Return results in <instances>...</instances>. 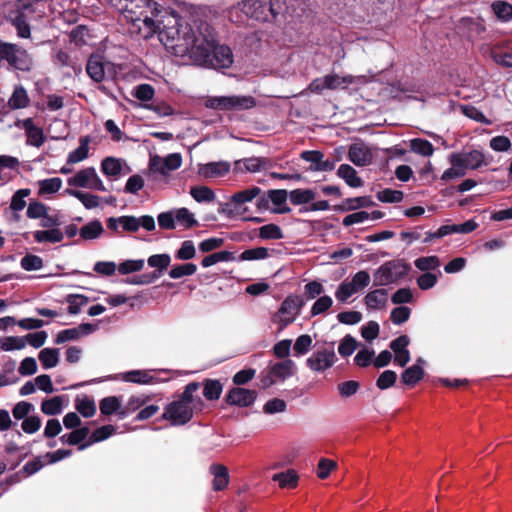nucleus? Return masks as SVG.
Instances as JSON below:
<instances>
[{"label": "nucleus", "mask_w": 512, "mask_h": 512, "mask_svg": "<svg viewBox=\"0 0 512 512\" xmlns=\"http://www.w3.org/2000/svg\"><path fill=\"white\" fill-rule=\"evenodd\" d=\"M89 435V429L87 427H82L76 430H73L71 433L64 434L60 437V440L64 444L69 445H77L84 441Z\"/></svg>", "instance_id": "obj_44"}, {"label": "nucleus", "mask_w": 512, "mask_h": 512, "mask_svg": "<svg viewBox=\"0 0 512 512\" xmlns=\"http://www.w3.org/2000/svg\"><path fill=\"white\" fill-rule=\"evenodd\" d=\"M29 102L30 99L25 88L23 86H16L8 100V105L12 109H22L27 107Z\"/></svg>", "instance_id": "obj_31"}, {"label": "nucleus", "mask_w": 512, "mask_h": 512, "mask_svg": "<svg viewBox=\"0 0 512 512\" xmlns=\"http://www.w3.org/2000/svg\"><path fill=\"white\" fill-rule=\"evenodd\" d=\"M424 376V370L420 365H412L404 370L401 375L402 381L409 386H414Z\"/></svg>", "instance_id": "obj_41"}, {"label": "nucleus", "mask_w": 512, "mask_h": 512, "mask_svg": "<svg viewBox=\"0 0 512 512\" xmlns=\"http://www.w3.org/2000/svg\"><path fill=\"white\" fill-rule=\"evenodd\" d=\"M210 473L213 475V489L215 491L223 490L229 483V474L225 466L213 464L210 467Z\"/></svg>", "instance_id": "obj_25"}, {"label": "nucleus", "mask_w": 512, "mask_h": 512, "mask_svg": "<svg viewBox=\"0 0 512 512\" xmlns=\"http://www.w3.org/2000/svg\"><path fill=\"white\" fill-rule=\"evenodd\" d=\"M199 388L198 382L187 384L178 398L165 406L162 418L169 421L172 426H182L188 423L194 413L201 411L204 407L202 398L197 394Z\"/></svg>", "instance_id": "obj_2"}, {"label": "nucleus", "mask_w": 512, "mask_h": 512, "mask_svg": "<svg viewBox=\"0 0 512 512\" xmlns=\"http://www.w3.org/2000/svg\"><path fill=\"white\" fill-rule=\"evenodd\" d=\"M410 148L413 152L422 156H431L434 152L433 145L428 141L420 138H415L410 141Z\"/></svg>", "instance_id": "obj_51"}, {"label": "nucleus", "mask_w": 512, "mask_h": 512, "mask_svg": "<svg viewBox=\"0 0 512 512\" xmlns=\"http://www.w3.org/2000/svg\"><path fill=\"white\" fill-rule=\"evenodd\" d=\"M181 164L182 157L179 153H171L166 157L155 155L150 158L149 169L152 172L167 175L171 171L177 170Z\"/></svg>", "instance_id": "obj_16"}, {"label": "nucleus", "mask_w": 512, "mask_h": 512, "mask_svg": "<svg viewBox=\"0 0 512 512\" xmlns=\"http://www.w3.org/2000/svg\"><path fill=\"white\" fill-rule=\"evenodd\" d=\"M196 270L197 266L193 263L176 265L169 271V276L172 279H179L184 276L193 275L196 272Z\"/></svg>", "instance_id": "obj_55"}, {"label": "nucleus", "mask_w": 512, "mask_h": 512, "mask_svg": "<svg viewBox=\"0 0 512 512\" xmlns=\"http://www.w3.org/2000/svg\"><path fill=\"white\" fill-rule=\"evenodd\" d=\"M86 72L93 81L102 82L114 78L117 74V67L104 56L93 54L88 59Z\"/></svg>", "instance_id": "obj_9"}, {"label": "nucleus", "mask_w": 512, "mask_h": 512, "mask_svg": "<svg viewBox=\"0 0 512 512\" xmlns=\"http://www.w3.org/2000/svg\"><path fill=\"white\" fill-rule=\"evenodd\" d=\"M104 232L102 223L99 220H93L83 225L79 230L82 240H94L99 238Z\"/></svg>", "instance_id": "obj_27"}, {"label": "nucleus", "mask_w": 512, "mask_h": 512, "mask_svg": "<svg viewBox=\"0 0 512 512\" xmlns=\"http://www.w3.org/2000/svg\"><path fill=\"white\" fill-rule=\"evenodd\" d=\"M34 240L37 243H58L64 238L63 232L58 228L37 230L33 233Z\"/></svg>", "instance_id": "obj_29"}, {"label": "nucleus", "mask_w": 512, "mask_h": 512, "mask_svg": "<svg viewBox=\"0 0 512 512\" xmlns=\"http://www.w3.org/2000/svg\"><path fill=\"white\" fill-rule=\"evenodd\" d=\"M348 159L356 166H367L372 163L373 151L366 143L355 142L349 147Z\"/></svg>", "instance_id": "obj_17"}, {"label": "nucleus", "mask_w": 512, "mask_h": 512, "mask_svg": "<svg viewBox=\"0 0 512 512\" xmlns=\"http://www.w3.org/2000/svg\"><path fill=\"white\" fill-rule=\"evenodd\" d=\"M160 41L171 54L180 57L183 63L215 69L228 68L233 63L229 47L217 45L213 28L206 22L190 25L181 23L179 15H169L163 21Z\"/></svg>", "instance_id": "obj_1"}, {"label": "nucleus", "mask_w": 512, "mask_h": 512, "mask_svg": "<svg viewBox=\"0 0 512 512\" xmlns=\"http://www.w3.org/2000/svg\"><path fill=\"white\" fill-rule=\"evenodd\" d=\"M403 197L404 194L400 190L383 189L377 193V199L383 203H398Z\"/></svg>", "instance_id": "obj_56"}, {"label": "nucleus", "mask_w": 512, "mask_h": 512, "mask_svg": "<svg viewBox=\"0 0 512 512\" xmlns=\"http://www.w3.org/2000/svg\"><path fill=\"white\" fill-rule=\"evenodd\" d=\"M364 303L369 310H384L388 304V291L386 289H375L367 293Z\"/></svg>", "instance_id": "obj_24"}, {"label": "nucleus", "mask_w": 512, "mask_h": 512, "mask_svg": "<svg viewBox=\"0 0 512 512\" xmlns=\"http://www.w3.org/2000/svg\"><path fill=\"white\" fill-rule=\"evenodd\" d=\"M101 171L108 177L116 178L122 172V161L113 157H107L101 163Z\"/></svg>", "instance_id": "obj_38"}, {"label": "nucleus", "mask_w": 512, "mask_h": 512, "mask_svg": "<svg viewBox=\"0 0 512 512\" xmlns=\"http://www.w3.org/2000/svg\"><path fill=\"white\" fill-rule=\"evenodd\" d=\"M336 468L337 463L334 460L321 458L317 465L316 473L320 479H326L330 475L331 471L335 470Z\"/></svg>", "instance_id": "obj_62"}, {"label": "nucleus", "mask_w": 512, "mask_h": 512, "mask_svg": "<svg viewBox=\"0 0 512 512\" xmlns=\"http://www.w3.org/2000/svg\"><path fill=\"white\" fill-rule=\"evenodd\" d=\"M337 361L333 345L319 348L306 360V365L314 372H323L331 368Z\"/></svg>", "instance_id": "obj_15"}, {"label": "nucleus", "mask_w": 512, "mask_h": 512, "mask_svg": "<svg viewBox=\"0 0 512 512\" xmlns=\"http://www.w3.org/2000/svg\"><path fill=\"white\" fill-rule=\"evenodd\" d=\"M223 390V386L219 380L207 379L203 384V396L207 400L219 399Z\"/></svg>", "instance_id": "obj_40"}, {"label": "nucleus", "mask_w": 512, "mask_h": 512, "mask_svg": "<svg viewBox=\"0 0 512 512\" xmlns=\"http://www.w3.org/2000/svg\"><path fill=\"white\" fill-rule=\"evenodd\" d=\"M175 224L190 228L196 224L194 215L187 208H180L173 212Z\"/></svg>", "instance_id": "obj_50"}, {"label": "nucleus", "mask_w": 512, "mask_h": 512, "mask_svg": "<svg viewBox=\"0 0 512 512\" xmlns=\"http://www.w3.org/2000/svg\"><path fill=\"white\" fill-rule=\"evenodd\" d=\"M411 314V310L407 306L396 307L391 311L390 319L395 325L405 323Z\"/></svg>", "instance_id": "obj_64"}, {"label": "nucleus", "mask_w": 512, "mask_h": 512, "mask_svg": "<svg viewBox=\"0 0 512 512\" xmlns=\"http://www.w3.org/2000/svg\"><path fill=\"white\" fill-rule=\"evenodd\" d=\"M269 257V250L265 247H256L243 251L239 257L241 261L263 260Z\"/></svg>", "instance_id": "obj_53"}, {"label": "nucleus", "mask_w": 512, "mask_h": 512, "mask_svg": "<svg viewBox=\"0 0 512 512\" xmlns=\"http://www.w3.org/2000/svg\"><path fill=\"white\" fill-rule=\"evenodd\" d=\"M415 266L422 271H430L440 266V261L436 256L420 257L415 260Z\"/></svg>", "instance_id": "obj_63"}, {"label": "nucleus", "mask_w": 512, "mask_h": 512, "mask_svg": "<svg viewBox=\"0 0 512 512\" xmlns=\"http://www.w3.org/2000/svg\"><path fill=\"white\" fill-rule=\"evenodd\" d=\"M370 275L367 271L357 272L351 280H344L336 289L335 297L345 303L351 296L363 290L370 284Z\"/></svg>", "instance_id": "obj_10"}, {"label": "nucleus", "mask_w": 512, "mask_h": 512, "mask_svg": "<svg viewBox=\"0 0 512 512\" xmlns=\"http://www.w3.org/2000/svg\"><path fill=\"white\" fill-rule=\"evenodd\" d=\"M234 260V255L229 251H219L208 255L202 259V266L207 268L218 262H228Z\"/></svg>", "instance_id": "obj_49"}, {"label": "nucleus", "mask_w": 512, "mask_h": 512, "mask_svg": "<svg viewBox=\"0 0 512 512\" xmlns=\"http://www.w3.org/2000/svg\"><path fill=\"white\" fill-rule=\"evenodd\" d=\"M368 78L365 75L353 76L345 75L340 76L337 74H328V89H345L350 85H364L368 82Z\"/></svg>", "instance_id": "obj_20"}, {"label": "nucleus", "mask_w": 512, "mask_h": 512, "mask_svg": "<svg viewBox=\"0 0 512 512\" xmlns=\"http://www.w3.org/2000/svg\"><path fill=\"white\" fill-rule=\"evenodd\" d=\"M279 8L274 0H243L230 9L229 17L235 23H243L246 18L266 22L275 18Z\"/></svg>", "instance_id": "obj_4"}, {"label": "nucleus", "mask_w": 512, "mask_h": 512, "mask_svg": "<svg viewBox=\"0 0 512 512\" xmlns=\"http://www.w3.org/2000/svg\"><path fill=\"white\" fill-rule=\"evenodd\" d=\"M40 196L57 193L62 187V180L58 177L38 181Z\"/></svg>", "instance_id": "obj_39"}, {"label": "nucleus", "mask_w": 512, "mask_h": 512, "mask_svg": "<svg viewBox=\"0 0 512 512\" xmlns=\"http://www.w3.org/2000/svg\"><path fill=\"white\" fill-rule=\"evenodd\" d=\"M206 106L220 110L249 109L255 106V100L251 96H219L209 98Z\"/></svg>", "instance_id": "obj_13"}, {"label": "nucleus", "mask_w": 512, "mask_h": 512, "mask_svg": "<svg viewBox=\"0 0 512 512\" xmlns=\"http://www.w3.org/2000/svg\"><path fill=\"white\" fill-rule=\"evenodd\" d=\"M112 5L120 12L123 18L127 22H131L134 25H137L139 29H141L140 23H143L151 32H156L160 34L161 30L164 29V23L166 17L169 15H178L176 12L172 11L170 13H166L161 17V20L155 21L149 17L148 13L150 11V0H112Z\"/></svg>", "instance_id": "obj_3"}, {"label": "nucleus", "mask_w": 512, "mask_h": 512, "mask_svg": "<svg viewBox=\"0 0 512 512\" xmlns=\"http://www.w3.org/2000/svg\"><path fill=\"white\" fill-rule=\"evenodd\" d=\"M260 193L261 189L256 186L239 191L233 194L228 202L221 203L218 212L228 218L239 217L243 220L260 222L261 219L258 217L247 216L249 212L247 204L251 203Z\"/></svg>", "instance_id": "obj_6"}, {"label": "nucleus", "mask_w": 512, "mask_h": 512, "mask_svg": "<svg viewBox=\"0 0 512 512\" xmlns=\"http://www.w3.org/2000/svg\"><path fill=\"white\" fill-rule=\"evenodd\" d=\"M492 10L496 17L507 22L512 18V5L505 1H495L492 3Z\"/></svg>", "instance_id": "obj_48"}, {"label": "nucleus", "mask_w": 512, "mask_h": 512, "mask_svg": "<svg viewBox=\"0 0 512 512\" xmlns=\"http://www.w3.org/2000/svg\"><path fill=\"white\" fill-rule=\"evenodd\" d=\"M26 347L24 336H8L0 339V348L3 351L21 350Z\"/></svg>", "instance_id": "obj_45"}, {"label": "nucleus", "mask_w": 512, "mask_h": 512, "mask_svg": "<svg viewBox=\"0 0 512 512\" xmlns=\"http://www.w3.org/2000/svg\"><path fill=\"white\" fill-rule=\"evenodd\" d=\"M332 304L333 300L330 296L324 295L319 297L311 307L310 313L312 316L323 314L331 308Z\"/></svg>", "instance_id": "obj_58"}, {"label": "nucleus", "mask_w": 512, "mask_h": 512, "mask_svg": "<svg viewBox=\"0 0 512 512\" xmlns=\"http://www.w3.org/2000/svg\"><path fill=\"white\" fill-rule=\"evenodd\" d=\"M299 314V307L296 299L287 297L278 311L272 317V323L277 325V332H282L288 325L293 323Z\"/></svg>", "instance_id": "obj_14"}, {"label": "nucleus", "mask_w": 512, "mask_h": 512, "mask_svg": "<svg viewBox=\"0 0 512 512\" xmlns=\"http://www.w3.org/2000/svg\"><path fill=\"white\" fill-rule=\"evenodd\" d=\"M20 161L10 155H0V182L5 184L11 181L19 169Z\"/></svg>", "instance_id": "obj_22"}, {"label": "nucleus", "mask_w": 512, "mask_h": 512, "mask_svg": "<svg viewBox=\"0 0 512 512\" xmlns=\"http://www.w3.org/2000/svg\"><path fill=\"white\" fill-rule=\"evenodd\" d=\"M191 196L194 198L195 201L202 203V202H212L215 199V193L214 191L207 187V186H195L192 187L190 190Z\"/></svg>", "instance_id": "obj_47"}, {"label": "nucleus", "mask_w": 512, "mask_h": 512, "mask_svg": "<svg viewBox=\"0 0 512 512\" xmlns=\"http://www.w3.org/2000/svg\"><path fill=\"white\" fill-rule=\"evenodd\" d=\"M89 299L84 295H69L67 297L68 312L70 314H78L83 306L88 303Z\"/></svg>", "instance_id": "obj_57"}, {"label": "nucleus", "mask_w": 512, "mask_h": 512, "mask_svg": "<svg viewBox=\"0 0 512 512\" xmlns=\"http://www.w3.org/2000/svg\"><path fill=\"white\" fill-rule=\"evenodd\" d=\"M272 480L278 482L281 488H294L298 483V475L294 470L289 469L274 474Z\"/></svg>", "instance_id": "obj_36"}, {"label": "nucleus", "mask_w": 512, "mask_h": 512, "mask_svg": "<svg viewBox=\"0 0 512 512\" xmlns=\"http://www.w3.org/2000/svg\"><path fill=\"white\" fill-rule=\"evenodd\" d=\"M313 339L308 334L300 335L294 343V351L296 355H305L311 349Z\"/></svg>", "instance_id": "obj_59"}, {"label": "nucleus", "mask_w": 512, "mask_h": 512, "mask_svg": "<svg viewBox=\"0 0 512 512\" xmlns=\"http://www.w3.org/2000/svg\"><path fill=\"white\" fill-rule=\"evenodd\" d=\"M196 255L194 243L191 240L182 242L181 247L177 250L175 257L179 260H190Z\"/></svg>", "instance_id": "obj_60"}, {"label": "nucleus", "mask_w": 512, "mask_h": 512, "mask_svg": "<svg viewBox=\"0 0 512 512\" xmlns=\"http://www.w3.org/2000/svg\"><path fill=\"white\" fill-rule=\"evenodd\" d=\"M259 237L262 239L278 240L283 238V232L278 225L267 224L259 228Z\"/></svg>", "instance_id": "obj_54"}, {"label": "nucleus", "mask_w": 512, "mask_h": 512, "mask_svg": "<svg viewBox=\"0 0 512 512\" xmlns=\"http://www.w3.org/2000/svg\"><path fill=\"white\" fill-rule=\"evenodd\" d=\"M21 127L25 131L27 145L37 148L43 145L45 142L43 129L36 126L31 118L24 119L21 122Z\"/></svg>", "instance_id": "obj_21"}, {"label": "nucleus", "mask_w": 512, "mask_h": 512, "mask_svg": "<svg viewBox=\"0 0 512 512\" xmlns=\"http://www.w3.org/2000/svg\"><path fill=\"white\" fill-rule=\"evenodd\" d=\"M450 168L441 175L442 181L464 177L468 170H476L485 165V156L480 150L455 152L449 155Z\"/></svg>", "instance_id": "obj_5"}, {"label": "nucleus", "mask_w": 512, "mask_h": 512, "mask_svg": "<svg viewBox=\"0 0 512 512\" xmlns=\"http://www.w3.org/2000/svg\"><path fill=\"white\" fill-rule=\"evenodd\" d=\"M296 365L291 359L271 364L267 368L266 374L262 377V385L269 387L277 382H281L294 374Z\"/></svg>", "instance_id": "obj_12"}, {"label": "nucleus", "mask_w": 512, "mask_h": 512, "mask_svg": "<svg viewBox=\"0 0 512 512\" xmlns=\"http://www.w3.org/2000/svg\"><path fill=\"white\" fill-rule=\"evenodd\" d=\"M409 270V265L403 261H388L381 265L374 273L375 284L379 286H387L395 283L403 278Z\"/></svg>", "instance_id": "obj_7"}, {"label": "nucleus", "mask_w": 512, "mask_h": 512, "mask_svg": "<svg viewBox=\"0 0 512 512\" xmlns=\"http://www.w3.org/2000/svg\"><path fill=\"white\" fill-rule=\"evenodd\" d=\"M39 361L44 369H51L59 363V350L56 348H44L39 352Z\"/></svg>", "instance_id": "obj_34"}, {"label": "nucleus", "mask_w": 512, "mask_h": 512, "mask_svg": "<svg viewBox=\"0 0 512 512\" xmlns=\"http://www.w3.org/2000/svg\"><path fill=\"white\" fill-rule=\"evenodd\" d=\"M257 393L254 390L245 388H232L226 395V402L229 405H235L239 407H248L256 400Z\"/></svg>", "instance_id": "obj_19"}, {"label": "nucleus", "mask_w": 512, "mask_h": 512, "mask_svg": "<svg viewBox=\"0 0 512 512\" xmlns=\"http://www.w3.org/2000/svg\"><path fill=\"white\" fill-rule=\"evenodd\" d=\"M100 411L103 415H111L114 412L119 413L120 418H125L127 415V411H119L120 402L119 399L115 396L105 397L100 401L99 405Z\"/></svg>", "instance_id": "obj_33"}, {"label": "nucleus", "mask_w": 512, "mask_h": 512, "mask_svg": "<svg viewBox=\"0 0 512 512\" xmlns=\"http://www.w3.org/2000/svg\"><path fill=\"white\" fill-rule=\"evenodd\" d=\"M63 410V397L55 396L46 399L41 404V411L46 415H58Z\"/></svg>", "instance_id": "obj_42"}, {"label": "nucleus", "mask_w": 512, "mask_h": 512, "mask_svg": "<svg viewBox=\"0 0 512 512\" xmlns=\"http://www.w3.org/2000/svg\"><path fill=\"white\" fill-rule=\"evenodd\" d=\"M122 379L126 382H133L139 384H150L153 382V375L151 371L146 370H132L123 374Z\"/></svg>", "instance_id": "obj_35"}, {"label": "nucleus", "mask_w": 512, "mask_h": 512, "mask_svg": "<svg viewBox=\"0 0 512 512\" xmlns=\"http://www.w3.org/2000/svg\"><path fill=\"white\" fill-rule=\"evenodd\" d=\"M89 137L80 138V145L75 150L71 151L67 157V164H76L88 157L89 152Z\"/></svg>", "instance_id": "obj_32"}, {"label": "nucleus", "mask_w": 512, "mask_h": 512, "mask_svg": "<svg viewBox=\"0 0 512 512\" xmlns=\"http://www.w3.org/2000/svg\"><path fill=\"white\" fill-rule=\"evenodd\" d=\"M337 175L352 188H358L363 185V181L357 176L356 170L348 164H341L337 170Z\"/></svg>", "instance_id": "obj_26"}, {"label": "nucleus", "mask_w": 512, "mask_h": 512, "mask_svg": "<svg viewBox=\"0 0 512 512\" xmlns=\"http://www.w3.org/2000/svg\"><path fill=\"white\" fill-rule=\"evenodd\" d=\"M171 262V257L169 254H155L148 258L147 263L150 267L156 268L158 271H155L159 275L163 270H165Z\"/></svg>", "instance_id": "obj_52"}, {"label": "nucleus", "mask_w": 512, "mask_h": 512, "mask_svg": "<svg viewBox=\"0 0 512 512\" xmlns=\"http://www.w3.org/2000/svg\"><path fill=\"white\" fill-rule=\"evenodd\" d=\"M269 161L261 157H250L235 162V170L237 172H259L269 167Z\"/></svg>", "instance_id": "obj_23"}, {"label": "nucleus", "mask_w": 512, "mask_h": 512, "mask_svg": "<svg viewBox=\"0 0 512 512\" xmlns=\"http://www.w3.org/2000/svg\"><path fill=\"white\" fill-rule=\"evenodd\" d=\"M20 264L26 271H35L43 267V260L37 255L27 254L21 259Z\"/></svg>", "instance_id": "obj_61"}, {"label": "nucleus", "mask_w": 512, "mask_h": 512, "mask_svg": "<svg viewBox=\"0 0 512 512\" xmlns=\"http://www.w3.org/2000/svg\"><path fill=\"white\" fill-rule=\"evenodd\" d=\"M75 408L83 417H92L96 412L94 400L89 397L76 398Z\"/></svg>", "instance_id": "obj_46"}, {"label": "nucleus", "mask_w": 512, "mask_h": 512, "mask_svg": "<svg viewBox=\"0 0 512 512\" xmlns=\"http://www.w3.org/2000/svg\"><path fill=\"white\" fill-rule=\"evenodd\" d=\"M0 58L8 64L21 71H29L32 66V58L28 52L17 44H0Z\"/></svg>", "instance_id": "obj_8"}, {"label": "nucleus", "mask_w": 512, "mask_h": 512, "mask_svg": "<svg viewBox=\"0 0 512 512\" xmlns=\"http://www.w3.org/2000/svg\"><path fill=\"white\" fill-rule=\"evenodd\" d=\"M231 170L227 161H215L198 165V175L204 179H217L226 176Z\"/></svg>", "instance_id": "obj_18"}, {"label": "nucleus", "mask_w": 512, "mask_h": 512, "mask_svg": "<svg viewBox=\"0 0 512 512\" xmlns=\"http://www.w3.org/2000/svg\"><path fill=\"white\" fill-rule=\"evenodd\" d=\"M287 196V191L283 189L269 191V198L271 202L277 207L276 212L287 213L290 211V208L287 206L286 203Z\"/></svg>", "instance_id": "obj_37"}, {"label": "nucleus", "mask_w": 512, "mask_h": 512, "mask_svg": "<svg viewBox=\"0 0 512 512\" xmlns=\"http://www.w3.org/2000/svg\"><path fill=\"white\" fill-rule=\"evenodd\" d=\"M65 193L77 198L86 209H94L100 205V197L97 195L74 189H66Z\"/></svg>", "instance_id": "obj_30"}, {"label": "nucleus", "mask_w": 512, "mask_h": 512, "mask_svg": "<svg viewBox=\"0 0 512 512\" xmlns=\"http://www.w3.org/2000/svg\"><path fill=\"white\" fill-rule=\"evenodd\" d=\"M67 183L69 186L87 188L101 192L107 190L94 167H87L79 170L72 177L67 179Z\"/></svg>", "instance_id": "obj_11"}, {"label": "nucleus", "mask_w": 512, "mask_h": 512, "mask_svg": "<svg viewBox=\"0 0 512 512\" xmlns=\"http://www.w3.org/2000/svg\"><path fill=\"white\" fill-rule=\"evenodd\" d=\"M290 201L294 205L307 204L316 198V194L311 189H295L289 193Z\"/></svg>", "instance_id": "obj_43"}, {"label": "nucleus", "mask_w": 512, "mask_h": 512, "mask_svg": "<svg viewBox=\"0 0 512 512\" xmlns=\"http://www.w3.org/2000/svg\"><path fill=\"white\" fill-rule=\"evenodd\" d=\"M9 21L15 27L20 38H30L31 28L23 12L17 11L14 16H9Z\"/></svg>", "instance_id": "obj_28"}]
</instances>
